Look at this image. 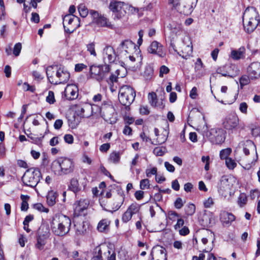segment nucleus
<instances>
[{"label": "nucleus", "instance_id": "obj_1", "mask_svg": "<svg viewBox=\"0 0 260 260\" xmlns=\"http://www.w3.org/2000/svg\"><path fill=\"white\" fill-rule=\"evenodd\" d=\"M118 51L125 59L126 63L132 68L135 67V62H140L141 56L139 55L140 51L138 47L132 41L125 40L119 45Z\"/></svg>", "mask_w": 260, "mask_h": 260}, {"label": "nucleus", "instance_id": "obj_2", "mask_svg": "<svg viewBox=\"0 0 260 260\" xmlns=\"http://www.w3.org/2000/svg\"><path fill=\"white\" fill-rule=\"evenodd\" d=\"M71 225V219L62 214L55 215L51 222V229L56 236H63L67 234Z\"/></svg>", "mask_w": 260, "mask_h": 260}, {"label": "nucleus", "instance_id": "obj_3", "mask_svg": "<svg viewBox=\"0 0 260 260\" xmlns=\"http://www.w3.org/2000/svg\"><path fill=\"white\" fill-rule=\"evenodd\" d=\"M75 164L73 160L66 157H60L51 164V169L55 175L61 176L73 172Z\"/></svg>", "mask_w": 260, "mask_h": 260}, {"label": "nucleus", "instance_id": "obj_4", "mask_svg": "<svg viewBox=\"0 0 260 260\" xmlns=\"http://www.w3.org/2000/svg\"><path fill=\"white\" fill-rule=\"evenodd\" d=\"M259 15L254 7H248L243 16L244 27L248 33L252 32L258 25Z\"/></svg>", "mask_w": 260, "mask_h": 260}, {"label": "nucleus", "instance_id": "obj_5", "mask_svg": "<svg viewBox=\"0 0 260 260\" xmlns=\"http://www.w3.org/2000/svg\"><path fill=\"white\" fill-rule=\"evenodd\" d=\"M109 9L113 13V19L118 20L123 19L126 16L127 11L133 12L136 9L123 2L116 1L110 2Z\"/></svg>", "mask_w": 260, "mask_h": 260}, {"label": "nucleus", "instance_id": "obj_6", "mask_svg": "<svg viewBox=\"0 0 260 260\" xmlns=\"http://www.w3.org/2000/svg\"><path fill=\"white\" fill-rule=\"evenodd\" d=\"M41 177V173L38 169L30 168L23 174L22 181L24 185L34 188L39 182Z\"/></svg>", "mask_w": 260, "mask_h": 260}, {"label": "nucleus", "instance_id": "obj_7", "mask_svg": "<svg viewBox=\"0 0 260 260\" xmlns=\"http://www.w3.org/2000/svg\"><path fill=\"white\" fill-rule=\"evenodd\" d=\"M99 109L101 117L110 124H113L117 120V114L113 106L109 102L104 103Z\"/></svg>", "mask_w": 260, "mask_h": 260}, {"label": "nucleus", "instance_id": "obj_8", "mask_svg": "<svg viewBox=\"0 0 260 260\" xmlns=\"http://www.w3.org/2000/svg\"><path fill=\"white\" fill-rule=\"evenodd\" d=\"M135 96L134 89L129 86H123L119 89L118 99L123 105H130L134 101Z\"/></svg>", "mask_w": 260, "mask_h": 260}, {"label": "nucleus", "instance_id": "obj_9", "mask_svg": "<svg viewBox=\"0 0 260 260\" xmlns=\"http://www.w3.org/2000/svg\"><path fill=\"white\" fill-rule=\"evenodd\" d=\"M93 260H116V254L109 247L104 245L94 249Z\"/></svg>", "mask_w": 260, "mask_h": 260}, {"label": "nucleus", "instance_id": "obj_10", "mask_svg": "<svg viewBox=\"0 0 260 260\" xmlns=\"http://www.w3.org/2000/svg\"><path fill=\"white\" fill-rule=\"evenodd\" d=\"M110 71V66L106 64L101 66H91L90 67L89 73L91 78L100 81L106 78Z\"/></svg>", "mask_w": 260, "mask_h": 260}, {"label": "nucleus", "instance_id": "obj_11", "mask_svg": "<svg viewBox=\"0 0 260 260\" xmlns=\"http://www.w3.org/2000/svg\"><path fill=\"white\" fill-rule=\"evenodd\" d=\"M98 110L99 107L96 105L86 103L76 105L75 107L76 114L82 117H88L92 114H96Z\"/></svg>", "mask_w": 260, "mask_h": 260}, {"label": "nucleus", "instance_id": "obj_12", "mask_svg": "<svg viewBox=\"0 0 260 260\" xmlns=\"http://www.w3.org/2000/svg\"><path fill=\"white\" fill-rule=\"evenodd\" d=\"M79 21V18L74 15H66L63 19V25L65 31L69 33L73 32L79 26V24H78Z\"/></svg>", "mask_w": 260, "mask_h": 260}, {"label": "nucleus", "instance_id": "obj_13", "mask_svg": "<svg viewBox=\"0 0 260 260\" xmlns=\"http://www.w3.org/2000/svg\"><path fill=\"white\" fill-rule=\"evenodd\" d=\"M204 135L213 144H220L225 139V131H204Z\"/></svg>", "mask_w": 260, "mask_h": 260}, {"label": "nucleus", "instance_id": "obj_14", "mask_svg": "<svg viewBox=\"0 0 260 260\" xmlns=\"http://www.w3.org/2000/svg\"><path fill=\"white\" fill-rule=\"evenodd\" d=\"M56 78L49 76V82L54 84H63L70 79V74L68 71L63 69L59 68L56 71Z\"/></svg>", "mask_w": 260, "mask_h": 260}, {"label": "nucleus", "instance_id": "obj_15", "mask_svg": "<svg viewBox=\"0 0 260 260\" xmlns=\"http://www.w3.org/2000/svg\"><path fill=\"white\" fill-rule=\"evenodd\" d=\"M91 14L93 17V21L99 26L110 29L114 28V25L108 18L102 15H99L97 12H91Z\"/></svg>", "mask_w": 260, "mask_h": 260}, {"label": "nucleus", "instance_id": "obj_16", "mask_svg": "<svg viewBox=\"0 0 260 260\" xmlns=\"http://www.w3.org/2000/svg\"><path fill=\"white\" fill-rule=\"evenodd\" d=\"M168 27L171 31L172 39L171 40V45L173 49L176 51L175 45L174 44V37L173 36H180L184 34V31L182 29V25L181 23L172 22L169 24Z\"/></svg>", "mask_w": 260, "mask_h": 260}, {"label": "nucleus", "instance_id": "obj_17", "mask_svg": "<svg viewBox=\"0 0 260 260\" xmlns=\"http://www.w3.org/2000/svg\"><path fill=\"white\" fill-rule=\"evenodd\" d=\"M148 53L155 54L159 57H164L166 55V50L164 46L158 42L153 41L148 47Z\"/></svg>", "mask_w": 260, "mask_h": 260}, {"label": "nucleus", "instance_id": "obj_18", "mask_svg": "<svg viewBox=\"0 0 260 260\" xmlns=\"http://www.w3.org/2000/svg\"><path fill=\"white\" fill-rule=\"evenodd\" d=\"M180 0H169V4L172 6V7L178 12L185 15H188L192 11V7L190 5H181L179 3Z\"/></svg>", "mask_w": 260, "mask_h": 260}, {"label": "nucleus", "instance_id": "obj_19", "mask_svg": "<svg viewBox=\"0 0 260 260\" xmlns=\"http://www.w3.org/2000/svg\"><path fill=\"white\" fill-rule=\"evenodd\" d=\"M181 53L179 54L183 58L188 59L191 56L192 53V46L190 39L187 37L183 41V44L181 47Z\"/></svg>", "mask_w": 260, "mask_h": 260}, {"label": "nucleus", "instance_id": "obj_20", "mask_svg": "<svg viewBox=\"0 0 260 260\" xmlns=\"http://www.w3.org/2000/svg\"><path fill=\"white\" fill-rule=\"evenodd\" d=\"M103 57L105 63L113 62L116 58L114 48L110 46L105 47L103 51Z\"/></svg>", "mask_w": 260, "mask_h": 260}, {"label": "nucleus", "instance_id": "obj_21", "mask_svg": "<svg viewBox=\"0 0 260 260\" xmlns=\"http://www.w3.org/2000/svg\"><path fill=\"white\" fill-rule=\"evenodd\" d=\"M78 87L74 84H69L64 89V94L66 99L69 100H73L78 96Z\"/></svg>", "mask_w": 260, "mask_h": 260}, {"label": "nucleus", "instance_id": "obj_22", "mask_svg": "<svg viewBox=\"0 0 260 260\" xmlns=\"http://www.w3.org/2000/svg\"><path fill=\"white\" fill-rule=\"evenodd\" d=\"M247 72L251 79L260 78V62H253L247 68Z\"/></svg>", "mask_w": 260, "mask_h": 260}, {"label": "nucleus", "instance_id": "obj_23", "mask_svg": "<svg viewBox=\"0 0 260 260\" xmlns=\"http://www.w3.org/2000/svg\"><path fill=\"white\" fill-rule=\"evenodd\" d=\"M89 204V202L87 199H80L76 201L73 205L75 214L80 215L81 213L86 210Z\"/></svg>", "mask_w": 260, "mask_h": 260}, {"label": "nucleus", "instance_id": "obj_24", "mask_svg": "<svg viewBox=\"0 0 260 260\" xmlns=\"http://www.w3.org/2000/svg\"><path fill=\"white\" fill-rule=\"evenodd\" d=\"M86 185L85 182H83L80 184L78 179L73 178L71 179L69 188L75 194L76 197H77V193L81 191L82 189H84Z\"/></svg>", "mask_w": 260, "mask_h": 260}, {"label": "nucleus", "instance_id": "obj_25", "mask_svg": "<svg viewBox=\"0 0 260 260\" xmlns=\"http://www.w3.org/2000/svg\"><path fill=\"white\" fill-rule=\"evenodd\" d=\"M41 228H40L38 232V236L37 237V242L36 244L37 248L41 250L43 248L44 245L46 244V240L49 237V232L48 229H46V231L43 233H41Z\"/></svg>", "mask_w": 260, "mask_h": 260}, {"label": "nucleus", "instance_id": "obj_26", "mask_svg": "<svg viewBox=\"0 0 260 260\" xmlns=\"http://www.w3.org/2000/svg\"><path fill=\"white\" fill-rule=\"evenodd\" d=\"M238 117L235 114L228 115L223 122L224 127L226 129H231L235 128L238 123Z\"/></svg>", "mask_w": 260, "mask_h": 260}, {"label": "nucleus", "instance_id": "obj_27", "mask_svg": "<svg viewBox=\"0 0 260 260\" xmlns=\"http://www.w3.org/2000/svg\"><path fill=\"white\" fill-rule=\"evenodd\" d=\"M154 253L156 255V260H167L166 250L164 247L160 246L153 247L150 254L152 259L154 258Z\"/></svg>", "mask_w": 260, "mask_h": 260}, {"label": "nucleus", "instance_id": "obj_28", "mask_svg": "<svg viewBox=\"0 0 260 260\" xmlns=\"http://www.w3.org/2000/svg\"><path fill=\"white\" fill-rule=\"evenodd\" d=\"M235 219V216L231 213L222 211L220 214V220L223 226L230 225Z\"/></svg>", "mask_w": 260, "mask_h": 260}, {"label": "nucleus", "instance_id": "obj_29", "mask_svg": "<svg viewBox=\"0 0 260 260\" xmlns=\"http://www.w3.org/2000/svg\"><path fill=\"white\" fill-rule=\"evenodd\" d=\"M238 146L243 148V151L246 155L249 154L250 151L256 152L255 145L251 140L242 141L239 144Z\"/></svg>", "mask_w": 260, "mask_h": 260}, {"label": "nucleus", "instance_id": "obj_30", "mask_svg": "<svg viewBox=\"0 0 260 260\" xmlns=\"http://www.w3.org/2000/svg\"><path fill=\"white\" fill-rule=\"evenodd\" d=\"M230 189L229 179L226 176H222L218 184V192L220 194L223 195L225 192Z\"/></svg>", "mask_w": 260, "mask_h": 260}, {"label": "nucleus", "instance_id": "obj_31", "mask_svg": "<svg viewBox=\"0 0 260 260\" xmlns=\"http://www.w3.org/2000/svg\"><path fill=\"white\" fill-rule=\"evenodd\" d=\"M119 72L120 70L117 69L115 73H112L109 78H106L107 82L110 85V90L112 92L116 91V89L114 88L113 84L117 82L118 76H120Z\"/></svg>", "mask_w": 260, "mask_h": 260}, {"label": "nucleus", "instance_id": "obj_32", "mask_svg": "<svg viewBox=\"0 0 260 260\" xmlns=\"http://www.w3.org/2000/svg\"><path fill=\"white\" fill-rule=\"evenodd\" d=\"M245 49L242 47L237 50H232L230 57L234 60H239L244 57Z\"/></svg>", "mask_w": 260, "mask_h": 260}, {"label": "nucleus", "instance_id": "obj_33", "mask_svg": "<svg viewBox=\"0 0 260 260\" xmlns=\"http://www.w3.org/2000/svg\"><path fill=\"white\" fill-rule=\"evenodd\" d=\"M111 221L108 219H103L99 222L97 229L100 232L106 233L109 231Z\"/></svg>", "mask_w": 260, "mask_h": 260}, {"label": "nucleus", "instance_id": "obj_34", "mask_svg": "<svg viewBox=\"0 0 260 260\" xmlns=\"http://www.w3.org/2000/svg\"><path fill=\"white\" fill-rule=\"evenodd\" d=\"M57 194L56 192L51 190L48 192L47 196V203L50 206H53L56 203Z\"/></svg>", "mask_w": 260, "mask_h": 260}, {"label": "nucleus", "instance_id": "obj_35", "mask_svg": "<svg viewBox=\"0 0 260 260\" xmlns=\"http://www.w3.org/2000/svg\"><path fill=\"white\" fill-rule=\"evenodd\" d=\"M27 137L30 139V141L32 143H38L41 141L42 139L44 137L43 136L40 135V136H37L35 134H32L30 131H24ZM29 141V140H28Z\"/></svg>", "mask_w": 260, "mask_h": 260}, {"label": "nucleus", "instance_id": "obj_36", "mask_svg": "<svg viewBox=\"0 0 260 260\" xmlns=\"http://www.w3.org/2000/svg\"><path fill=\"white\" fill-rule=\"evenodd\" d=\"M120 155L119 152L113 151L109 155V161L113 164H118L120 159Z\"/></svg>", "mask_w": 260, "mask_h": 260}, {"label": "nucleus", "instance_id": "obj_37", "mask_svg": "<svg viewBox=\"0 0 260 260\" xmlns=\"http://www.w3.org/2000/svg\"><path fill=\"white\" fill-rule=\"evenodd\" d=\"M153 75V69L150 66H147L145 68L143 76L146 80L151 79Z\"/></svg>", "mask_w": 260, "mask_h": 260}, {"label": "nucleus", "instance_id": "obj_38", "mask_svg": "<svg viewBox=\"0 0 260 260\" xmlns=\"http://www.w3.org/2000/svg\"><path fill=\"white\" fill-rule=\"evenodd\" d=\"M20 198L22 201L21 206V210L24 211H27L28 208L27 200L29 199V197L27 195L21 194Z\"/></svg>", "mask_w": 260, "mask_h": 260}, {"label": "nucleus", "instance_id": "obj_39", "mask_svg": "<svg viewBox=\"0 0 260 260\" xmlns=\"http://www.w3.org/2000/svg\"><path fill=\"white\" fill-rule=\"evenodd\" d=\"M149 102L153 107L158 106L157 104V95L155 93H149L148 96Z\"/></svg>", "mask_w": 260, "mask_h": 260}, {"label": "nucleus", "instance_id": "obj_40", "mask_svg": "<svg viewBox=\"0 0 260 260\" xmlns=\"http://www.w3.org/2000/svg\"><path fill=\"white\" fill-rule=\"evenodd\" d=\"M78 11L82 17H85L88 14L87 8L83 4H80L78 6Z\"/></svg>", "mask_w": 260, "mask_h": 260}, {"label": "nucleus", "instance_id": "obj_41", "mask_svg": "<svg viewBox=\"0 0 260 260\" xmlns=\"http://www.w3.org/2000/svg\"><path fill=\"white\" fill-rule=\"evenodd\" d=\"M232 152V150L231 148H226L224 149H222L220 151V158L221 159H225L226 160L228 158V156Z\"/></svg>", "mask_w": 260, "mask_h": 260}, {"label": "nucleus", "instance_id": "obj_42", "mask_svg": "<svg viewBox=\"0 0 260 260\" xmlns=\"http://www.w3.org/2000/svg\"><path fill=\"white\" fill-rule=\"evenodd\" d=\"M140 209V207L139 205L137 204H132L131 205L129 206L127 208V210H128L132 215L136 214L139 212Z\"/></svg>", "mask_w": 260, "mask_h": 260}, {"label": "nucleus", "instance_id": "obj_43", "mask_svg": "<svg viewBox=\"0 0 260 260\" xmlns=\"http://www.w3.org/2000/svg\"><path fill=\"white\" fill-rule=\"evenodd\" d=\"M87 50L90 53L91 55L93 56H96V53L95 50V44L94 43H90L86 45Z\"/></svg>", "mask_w": 260, "mask_h": 260}, {"label": "nucleus", "instance_id": "obj_44", "mask_svg": "<svg viewBox=\"0 0 260 260\" xmlns=\"http://www.w3.org/2000/svg\"><path fill=\"white\" fill-rule=\"evenodd\" d=\"M225 164L226 167L229 169L231 170L234 169L237 166V164L236 163L235 160L232 159L231 158H228L226 159Z\"/></svg>", "mask_w": 260, "mask_h": 260}, {"label": "nucleus", "instance_id": "obj_45", "mask_svg": "<svg viewBox=\"0 0 260 260\" xmlns=\"http://www.w3.org/2000/svg\"><path fill=\"white\" fill-rule=\"evenodd\" d=\"M46 101L50 104H53L55 102L54 92L52 91L48 92V95L46 97Z\"/></svg>", "mask_w": 260, "mask_h": 260}, {"label": "nucleus", "instance_id": "obj_46", "mask_svg": "<svg viewBox=\"0 0 260 260\" xmlns=\"http://www.w3.org/2000/svg\"><path fill=\"white\" fill-rule=\"evenodd\" d=\"M150 186L149 180L148 179H144L141 180L140 187L141 189H148Z\"/></svg>", "mask_w": 260, "mask_h": 260}, {"label": "nucleus", "instance_id": "obj_47", "mask_svg": "<svg viewBox=\"0 0 260 260\" xmlns=\"http://www.w3.org/2000/svg\"><path fill=\"white\" fill-rule=\"evenodd\" d=\"M247 197L244 193H241L238 198V204L240 207L244 206L247 202Z\"/></svg>", "mask_w": 260, "mask_h": 260}, {"label": "nucleus", "instance_id": "obj_48", "mask_svg": "<svg viewBox=\"0 0 260 260\" xmlns=\"http://www.w3.org/2000/svg\"><path fill=\"white\" fill-rule=\"evenodd\" d=\"M249 76L243 75L240 79V83L241 87L246 85L249 84L250 82Z\"/></svg>", "mask_w": 260, "mask_h": 260}, {"label": "nucleus", "instance_id": "obj_49", "mask_svg": "<svg viewBox=\"0 0 260 260\" xmlns=\"http://www.w3.org/2000/svg\"><path fill=\"white\" fill-rule=\"evenodd\" d=\"M22 49V45L20 43H16L13 48V54L15 56H18L21 52Z\"/></svg>", "mask_w": 260, "mask_h": 260}, {"label": "nucleus", "instance_id": "obj_50", "mask_svg": "<svg viewBox=\"0 0 260 260\" xmlns=\"http://www.w3.org/2000/svg\"><path fill=\"white\" fill-rule=\"evenodd\" d=\"M204 67L203 63L201 58H198L194 63V70L196 72L200 71L202 68Z\"/></svg>", "mask_w": 260, "mask_h": 260}, {"label": "nucleus", "instance_id": "obj_51", "mask_svg": "<svg viewBox=\"0 0 260 260\" xmlns=\"http://www.w3.org/2000/svg\"><path fill=\"white\" fill-rule=\"evenodd\" d=\"M132 216L133 215L132 214V213H131V212H129L128 210H126L122 215V221L124 222H127L131 219Z\"/></svg>", "mask_w": 260, "mask_h": 260}, {"label": "nucleus", "instance_id": "obj_52", "mask_svg": "<svg viewBox=\"0 0 260 260\" xmlns=\"http://www.w3.org/2000/svg\"><path fill=\"white\" fill-rule=\"evenodd\" d=\"M34 208L41 212H44L47 213L49 210L44 207L43 205L41 203H37L33 205Z\"/></svg>", "mask_w": 260, "mask_h": 260}, {"label": "nucleus", "instance_id": "obj_53", "mask_svg": "<svg viewBox=\"0 0 260 260\" xmlns=\"http://www.w3.org/2000/svg\"><path fill=\"white\" fill-rule=\"evenodd\" d=\"M76 228V233L78 235H82L84 233L85 230L84 228V226L82 224H75Z\"/></svg>", "mask_w": 260, "mask_h": 260}, {"label": "nucleus", "instance_id": "obj_54", "mask_svg": "<svg viewBox=\"0 0 260 260\" xmlns=\"http://www.w3.org/2000/svg\"><path fill=\"white\" fill-rule=\"evenodd\" d=\"M202 161L205 162V170L208 171L209 170V164H210V157L209 156H203L202 157Z\"/></svg>", "mask_w": 260, "mask_h": 260}, {"label": "nucleus", "instance_id": "obj_55", "mask_svg": "<svg viewBox=\"0 0 260 260\" xmlns=\"http://www.w3.org/2000/svg\"><path fill=\"white\" fill-rule=\"evenodd\" d=\"M170 71V69L166 66H162L159 69V74L160 77H163L165 74H168Z\"/></svg>", "mask_w": 260, "mask_h": 260}, {"label": "nucleus", "instance_id": "obj_56", "mask_svg": "<svg viewBox=\"0 0 260 260\" xmlns=\"http://www.w3.org/2000/svg\"><path fill=\"white\" fill-rule=\"evenodd\" d=\"M196 210L195 206L193 204H189L186 209V213L188 215H192Z\"/></svg>", "mask_w": 260, "mask_h": 260}, {"label": "nucleus", "instance_id": "obj_57", "mask_svg": "<svg viewBox=\"0 0 260 260\" xmlns=\"http://www.w3.org/2000/svg\"><path fill=\"white\" fill-rule=\"evenodd\" d=\"M87 66L84 63H77L75 66V71L76 72H80L82 71L84 69H86Z\"/></svg>", "mask_w": 260, "mask_h": 260}, {"label": "nucleus", "instance_id": "obj_58", "mask_svg": "<svg viewBox=\"0 0 260 260\" xmlns=\"http://www.w3.org/2000/svg\"><path fill=\"white\" fill-rule=\"evenodd\" d=\"M46 74H47V77H48V80H49V76H52L53 77V78H56V71L55 72V73H54V72L53 71V68H51V67H49L46 70Z\"/></svg>", "mask_w": 260, "mask_h": 260}, {"label": "nucleus", "instance_id": "obj_59", "mask_svg": "<svg viewBox=\"0 0 260 260\" xmlns=\"http://www.w3.org/2000/svg\"><path fill=\"white\" fill-rule=\"evenodd\" d=\"M179 215L175 211H171L168 212V217L171 220H175L177 217H179Z\"/></svg>", "mask_w": 260, "mask_h": 260}, {"label": "nucleus", "instance_id": "obj_60", "mask_svg": "<svg viewBox=\"0 0 260 260\" xmlns=\"http://www.w3.org/2000/svg\"><path fill=\"white\" fill-rule=\"evenodd\" d=\"M153 153L156 156H162L165 154V151L161 147H156L153 150Z\"/></svg>", "mask_w": 260, "mask_h": 260}, {"label": "nucleus", "instance_id": "obj_61", "mask_svg": "<svg viewBox=\"0 0 260 260\" xmlns=\"http://www.w3.org/2000/svg\"><path fill=\"white\" fill-rule=\"evenodd\" d=\"M157 173V168L153 167L151 169H147L146 170V176L148 177H151L152 175H156Z\"/></svg>", "mask_w": 260, "mask_h": 260}, {"label": "nucleus", "instance_id": "obj_62", "mask_svg": "<svg viewBox=\"0 0 260 260\" xmlns=\"http://www.w3.org/2000/svg\"><path fill=\"white\" fill-rule=\"evenodd\" d=\"M64 140L66 143L71 144L73 143L74 137L72 135L66 134L64 136Z\"/></svg>", "mask_w": 260, "mask_h": 260}, {"label": "nucleus", "instance_id": "obj_63", "mask_svg": "<svg viewBox=\"0 0 260 260\" xmlns=\"http://www.w3.org/2000/svg\"><path fill=\"white\" fill-rule=\"evenodd\" d=\"M174 206L177 209L181 208L183 206L182 199L180 198H177L174 203Z\"/></svg>", "mask_w": 260, "mask_h": 260}, {"label": "nucleus", "instance_id": "obj_64", "mask_svg": "<svg viewBox=\"0 0 260 260\" xmlns=\"http://www.w3.org/2000/svg\"><path fill=\"white\" fill-rule=\"evenodd\" d=\"M139 111L140 114L143 115H148L150 112L148 107L146 106H141Z\"/></svg>", "mask_w": 260, "mask_h": 260}]
</instances>
